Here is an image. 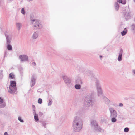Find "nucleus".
<instances>
[{"label":"nucleus","mask_w":135,"mask_h":135,"mask_svg":"<svg viewBox=\"0 0 135 135\" xmlns=\"http://www.w3.org/2000/svg\"><path fill=\"white\" fill-rule=\"evenodd\" d=\"M82 119L80 117L76 116L74 117L72 123V127L74 131L79 132L83 127Z\"/></svg>","instance_id":"1"},{"label":"nucleus","mask_w":135,"mask_h":135,"mask_svg":"<svg viewBox=\"0 0 135 135\" xmlns=\"http://www.w3.org/2000/svg\"><path fill=\"white\" fill-rule=\"evenodd\" d=\"M94 93H91L88 94L84 99V104L87 107L93 106L95 104V100L94 98Z\"/></svg>","instance_id":"2"},{"label":"nucleus","mask_w":135,"mask_h":135,"mask_svg":"<svg viewBox=\"0 0 135 135\" xmlns=\"http://www.w3.org/2000/svg\"><path fill=\"white\" fill-rule=\"evenodd\" d=\"M90 76H91L92 80L95 81L98 95V96H99L102 94L103 92L99 81L97 78H95L94 75L92 74L91 75V74Z\"/></svg>","instance_id":"3"},{"label":"nucleus","mask_w":135,"mask_h":135,"mask_svg":"<svg viewBox=\"0 0 135 135\" xmlns=\"http://www.w3.org/2000/svg\"><path fill=\"white\" fill-rule=\"evenodd\" d=\"M32 24H33V28L34 29H41L43 27V25L41 22L38 20H31Z\"/></svg>","instance_id":"4"},{"label":"nucleus","mask_w":135,"mask_h":135,"mask_svg":"<svg viewBox=\"0 0 135 135\" xmlns=\"http://www.w3.org/2000/svg\"><path fill=\"white\" fill-rule=\"evenodd\" d=\"M17 90L16 87V82L15 81H10L8 92L11 94L15 93Z\"/></svg>","instance_id":"5"},{"label":"nucleus","mask_w":135,"mask_h":135,"mask_svg":"<svg viewBox=\"0 0 135 135\" xmlns=\"http://www.w3.org/2000/svg\"><path fill=\"white\" fill-rule=\"evenodd\" d=\"M5 35L6 38V44L7 45V47L8 50H11L12 49V46L10 44L11 40V36L7 33H5Z\"/></svg>","instance_id":"6"},{"label":"nucleus","mask_w":135,"mask_h":135,"mask_svg":"<svg viewBox=\"0 0 135 135\" xmlns=\"http://www.w3.org/2000/svg\"><path fill=\"white\" fill-rule=\"evenodd\" d=\"M118 2L123 4H125L126 3V0H117V2H115V9L117 11H118L119 9V7Z\"/></svg>","instance_id":"7"},{"label":"nucleus","mask_w":135,"mask_h":135,"mask_svg":"<svg viewBox=\"0 0 135 135\" xmlns=\"http://www.w3.org/2000/svg\"><path fill=\"white\" fill-rule=\"evenodd\" d=\"M110 113V117H117V115L116 111L113 108H110L109 109Z\"/></svg>","instance_id":"8"},{"label":"nucleus","mask_w":135,"mask_h":135,"mask_svg":"<svg viewBox=\"0 0 135 135\" xmlns=\"http://www.w3.org/2000/svg\"><path fill=\"white\" fill-rule=\"evenodd\" d=\"M36 79V77L35 75H33L31 78L30 83V86L31 87L34 86L35 83V81Z\"/></svg>","instance_id":"9"},{"label":"nucleus","mask_w":135,"mask_h":135,"mask_svg":"<svg viewBox=\"0 0 135 135\" xmlns=\"http://www.w3.org/2000/svg\"><path fill=\"white\" fill-rule=\"evenodd\" d=\"M63 79L65 83L67 85L70 84L71 82L70 79L67 76H63Z\"/></svg>","instance_id":"10"},{"label":"nucleus","mask_w":135,"mask_h":135,"mask_svg":"<svg viewBox=\"0 0 135 135\" xmlns=\"http://www.w3.org/2000/svg\"><path fill=\"white\" fill-rule=\"evenodd\" d=\"M91 126L94 128V130H97V127L98 126L96 121L95 120L91 121Z\"/></svg>","instance_id":"11"},{"label":"nucleus","mask_w":135,"mask_h":135,"mask_svg":"<svg viewBox=\"0 0 135 135\" xmlns=\"http://www.w3.org/2000/svg\"><path fill=\"white\" fill-rule=\"evenodd\" d=\"M19 57L22 61H26L28 60V57L26 55H21L19 56Z\"/></svg>","instance_id":"12"},{"label":"nucleus","mask_w":135,"mask_h":135,"mask_svg":"<svg viewBox=\"0 0 135 135\" xmlns=\"http://www.w3.org/2000/svg\"><path fill=\"white\" fill-rule=\"evenodd\" d=\"M123 53V49H121L120 50L119 54L117 59L118 60L119 62L121 61L122 60V56Z\"/></svg>","instance_id":"13"},{"label":"nucleus","mask_w":135,"mask_h":135,"mask_svg":"<svg viewBox=\"0 0 135 135\" xmlns=\"http://www.w3.org/2000/svg\"><path fill=\"white\" fill-rule=\"evenodd\" d=\"M3 100L0 97V108H3L6 106L5 102H3Z\"/></svg>","instance_id":"14"},{"label":"nucleus","mask_w":135,"mask_h":135,"mask_svg":"<svg viewBox=\"0 0 135 135\" xmlns=\"http://www.w3.org/2000/svg\"><path fill=\"white\" fill-rule=\"evenodd\" d=\"M123 14L124 17H125L126 20L130 18V12H123Z\"/></svg>","instance_id":"15"},{"label":"nucleus","mask_w":135,"mask_h":135,"mask_svg":"<svg viewBox=\"0 0 135 135\" xmlns=\"http://www.w3.org/2000/svg\"><path fill=\"white\" fill-rule=\"evenodd\" d=\"M103 99L105 101L106 103L107 104H108L110 103V100L108 99L106 97L104 96L102 97Z\"/></svg>","instance_id":"16"},{"label":"nucleus","mask_w":135,"mask_h":135,"mask_svg":"<svg viewBox=\"0 0 135 135\" xmlns=\"http://www.w3.org/2000/svg\"><path fill=\"white\" fill-rule=\"evenodd\" d=\"M38 36V32H35L32 35V38L33 39H36Z\"/></svg>","instance_id":"17"},{"label":"nucleus","mask_w":135,"mask_h":135,"mask_svg":"<svg viewBox=\"0 0 135 135\" xmlns=\"http://www.w3.org/2000/svg\"><path fill=\"white\" fill-rule=\"evenodd\" d=\"M76 83L77 84H81L83 83L80 78H78L76 80Z\"/></svg>","instance_id":"18"},{"label":"nucleus","mask_w":135,"mask_h":135,"mask_svg":"<svg viewBox=\"0 0 135 135\" xmlns=\"http://www.w3.org/2000/svg\"><path fill=\"white\" fill-rule=\"evenodd\" d=\"M127 31L126 28H125L124 29L123 31L121 32L122 36H124L127 33Z\"/></svg>","instance_id":"19"},{"label":"nucleus","mask_w":135,"mask_h":135,"mask_svg":"<svg viewBox=\"0 0 135 135\" xmlns=\"http://www.w3.org/2000/svg\"><path fill=\"white\" fill-rule=\"evenodd\" d=\"M17 28L18 30H19L22 27V24L20 23H16Z\"/></svg>","instance_id":"20"},{"label":"nucleus","mask_w":135,"mask_h":135,"mask_svg":"<svg viewBox=\"0 0 135 135\" xmlns=\"http://www.w3.org/2000/svg\"><path fill=\"white\" fill-rule=\"evenodd\" d=\"M74 87L76 89L79 90L80 89L81 86L80 84H77L75 85Z\"/></svg>","instance_id":"21"},{"label":"nucleus","mask_w":135,"mask_h":135,"mask_svg":"<svg viewBox=\"0 0 135 135\" xmlns=\"http://www.w3.org/2000/svg\"><path fill=\"white\" fill-rule=\"evenodd\" d=\"M116 117H110L111 118V122L113 123H114L116 122L117 120L116 118Z\"/></svg>","instance_id":"22"},{"label":"nucleus","mask_w":135,"mask_h":135,"mask_svg":"<svg viewBox=\"0 0 135 135\" xmlns=\"http://www.w3.org/2000/svg\"><path fill=\"white\" fill-rule=\"evenodd\" d=\"M97 130H95L97 132H102L103 131V129L98 126L97 127Z\"/></svg>","instance_id":"23"},{"label":"nucleus","mask_w":135,"mask_h":135,"mask_svg":"<svg viewBox=\"0 0 135 135\" xmlns=\"http://www.w3.org/2000/svg\"><path fill=\"white\" fill-rule=\"evenodd\" d=\"M34 118L36 122L39 120V118L37 114L34 115Z\"/></svg>","instance_id":"24"},{"label":"nucleus","mask_w":135,"mask_h":135,"mask_svg":"<svg viewBox=\"0 0 135 135\" xmlns=\"http://www.w3.org/2000/svg\"><path fill=\"white\" fill-rule=\"evenodd\" d=\"M14 75L12 73H11L9 75V78L11 79H13L14 78Z\"/></svg>","instance_id":"25"},{"label":"nucleus","mask_w":135,"mask_h":135,"mask_svg":"<svg viewBox=\"0 0 135 135\" xmlns=\"http://www.w3.org/2000/svg\"><path fill=\"white\" fill-rule=\"evenodd\" d=\"M52 100L51 99H50L49 100L48 102V106H50L52 104Z\"/></svg>","instance_id":"26"},{"label":"nucleus","mask_w":135,"mask_h":135,"mask_svg":"<svg viewBox=\"0 0 135 135\" xmlns=\"http://www.w3.org/2000/svg\"><path fill=\"white\" fill-rule=\"evenodd\" d=\"M129 130V128L128 127H126L124 129V131L125 132H128Z\"/></svg>","instance_id":"27"},{"label":"nucleus","mask_w":135,"mask_h":135,"mask_svg":"<svg viewBox=\"0 0 135 135\" xmlns=\"http://www.w3.org/2000/svg\"><path fill=\"white\" fill-rule=\"evenodd\" d=\"M21 12V13L23 15H25V12L24 8H23L22 9Z\"/></svg>","instance_id":"28"},{"label":"nucleus","mask_w":135,"mask_h":135,"mask_svg":"<svg viewBox=\"0 0 135 135\" xmlns=\"http://www.w3.org/2000/svg\"><path fill=\"white\" fill-rule=\"evenodd\" d=\"M18 120L21 122L23 123L24 122V121L22 119H21V117L19 116L18 117Z\"/></svg>","instance_id":"29"},{"label":"nucleus","mask_w":135,"mask_h":135,"mask_svg":"<svg viewBox=\"0 0 135 135\" xmlns=\"http://www.w3.org/2000/svg\"><path fill=\"white\" fill-rule=\"evenodd\" d=\"M42 103V100L40 98H39L38 100V103L41 104Z\"/></svg>","instance_id":"30"},{"label":"nucleus","mask_w":135,"mask_h":135,"mask_svg":"<svg viewBox=\"0 0 135 135\" xmlns=\"http://www.w3.org/2000/svg\"><path fill=\"white\" fill-rule=\"evenodd\" d=\"M47 124H46L45 122H44L42 123V126L44 127L45 128H46V125H47Z\"/></svg>","instance_id":"31"},{"label":"nucleus","mask_w":135,"mask_h":135,"mask_svg":"<svg viewBox=\"0 0 135 135\" xmlns=\"http://www.w3.org/2000/svg\"><path fill=\"white\" fill-rule=\"evenodd\" d=\"M132 29L134 30H135V24H133L132 25Z\"/></svg>","instance_id":"32"},{"label":"nucleus","mask_w":135,"mask_h":135,"mask_svg":"<svg viewBox=\"0 0 135 135\" xmlns=\"http://www.w3.org/2000/svg\"><path fill=\"white\" fill-rule=\"evenodd\" d=\"M133 75L135 76V69H133L132 71Z\"/></svg>","instance_id":"33"},{"label":"nucleus","mask_w":135,"mask_h":135,"mask_svg":"<svg viewBox=\"0 0 135 135\" xmlns=\"http://www.w3.org/2000/svg\"><path fill=\"white\" fill-rule=\"evenodd\" d=\"M33 114L34 115L37 114H36V112L35 111V109H33Z\"/></svg>","instance_id":"34"},{"label":"nucleus","mask_w":135,"mask_h":135,"mask_svg":"<svg viewBox=\"0 0 135 135\" xmlns=\"http://www.w3.org/2000/svg\"><path fill=\"white\" fill-rule=\"evenodd\" d=\"M7 56V52L5 51L4 52V57H6Z\"/></svg>","instance_id":"35"},{"label":"nucleus","mask_w":135,"mask_h":135,"mask_svg":"<svg viewBox=\"0 0 135 135\" xmlns=\"http://www.w3.org/2000/svg\"><path fill=\"white\" fill-rule=\"evenodd\" d=\"M32 65L34 66H35L36 65V64L35 62H32Z\"/></svg>","instance_id":"36"},{"label":"nucleus","mask_w":135,"mask_h":135,"mask_svg":"<svg viewBox=\"0 0 135 135\" xmlns=\"http://www.w3.org/2000/svg\"><path fill=\"white\" fill-rule=\"evenodd\" d=\"M119 106L120 107H122L123 106V105L122 103H120L119 104Z\"/></svg>","instance_id":"37"},{"label":"nucleus","mask_w":135,"mask_h":135,"mask_svg":"<svg viewBox=\"0 0 135 135\" xmlns=\"http://www.w3.org/2000/svg\"><path fill=\"white\" fill-rule=\"evenodd\" d=\"M12 0H7V2L8 3H10L12 1Z\"/></svg>","instance_id":"38"},{"label":"nucleus","mask_w":135,"mask_h":135,"mask_svg":"<svg viewBox=\"0 0 135 135\" xmlns=\"http://www.w3.org/2000/svg\"><path fill=\"white\" fill-rule=\"evenodd\" d=\"M4 135H8V133L7 132H5L4 133Z\"/></svg>","instance_id":"39"},{"label":"nucleus","mask_w":135,"mask_h":135,"mask_svg":"<svg viewBox=\"0 0 135 135\" xmlns=\"http://www.w3.org/2000/svg\"><path fill=\"white\" fill-rule=\"evenodd\" d=\"M99 57H100V59L102 60V56L101 55H100L99 56Z\"/></svg>","instance_id":"40"},{"label":"nucleus","mask_w":135,"mask_h":135,"mask_svg":"<svg viewBox=\"0 0 135 135\" xmlns=\"http://www.w3.org/2000/svg\"><path fill=\"white\" fill-rule=\"evenodd\" d=\"M32 107V108H33L34 109L35 108V106L34 105H33Z\"/></svg>","instance_id":"41"},{"label":"nucleus","mask_w":135,"mask_h":135,"mask_svg":"<svg viewBox=\"0 0 135 135\" xmlns=\"http://www.w3.org/2000/svg\"><path fill=\"white\" fill-rule=\"evenodd\" d=\"M2 71H1V72L0 74H1V75H2Z\"/></svg>","instance_id":"42"},{"label":"nucleus","mask_w":135,"mask_h":135,"mask_svg":"<svg viewBox=\"0 0 135 135\" xmlns=\"http://www.w3.org/2000/svg\"><path fill=\"white\" fill-rule=\"evenodd\" d=\"M40 114H41V115H42V113H40Z\"/></svg>","instance_id":"43"},{"label":"nucleus","mask_w":135,"mask_h":135,"mask_svg":"<svg viewBox=\"0 0 135 135\" xmlns=\"http://www.w3.org/2000/svg\"><path fill=\"white\" fill-rule=\"evenodd\" d=\"M134 1L135 2V0H134Z\"/></svg>","instance_id":"44"}]
</instances>
